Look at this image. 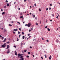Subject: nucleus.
Masks as SVG:
<instances>
[{"label": "nucleus", "mask_w": 60, "mask_h": 60, "mask_svg": "<svg viewBox=\"0 0 60 60\" xmlns=\"http://www.w3.org/2000/svg\"><path fill=\"white\" fill-rule=\"evenodd\" d=\"M5 46H6V43H5L4 45H2L1 47H2V48H5Z\"/></svg>", "instance_id": "f257e3e1"}, {"label": "nucleus", "mask_w": 60, "mask_h": 60, "mask_svg": "<svg viewBox=\"0 0 60 60\" xmlns=\"http://www.w3.org/2000/svg\"><path fill=\"white\" fill-rule=\"evenodd\" d=\"M24 56H20V58L21 59V60H24V58L23 57Z\"/></svg>", "instance_id": "f03ea898"}, {"label": "nucleus", "mask_w": 60, "mask_h": 60, "mask_svg": "<svg viewBox=\"0 0 60 60\" xmlns=\"http://www.w3.org/2000/svg\"><path fill=\"white\" fill-rule=\"evenodd\" d=\"M27 26L28 27H30L31 26V23H28Z\"/></svg>", "instance_id": "7ed1b4c3"}, {"label": "nucleus", "mask_w": 60, "mask_h": 60, "mask_svg": "<svg viewBox=\"0 0 60 60\" xmlns=\"http://www.w3.org/2000/svg\"><path fill=\"white\" fill-rule=\"evenodd\" d=\"M10 53V50L9 49H8V51L7 52V54H9Z\"/></svg>", "instance_id": "20e7f679"}, {"label": "nucleus", "mask_w": 60, "mask_h": 60, "mask_svg": "<svg viewBox=\"0 0 60 60\" xmlns=\"http://www.w3.org/2000/svg\"><path fill=\"white\" fill-rule=\"evenodd\" d=\"M15 55H16V56H17V52L15 51Z\"/></svg>", "instance_id": "39448f33"}, {"label": "nucleus", "mask_w": 60, "mask_h": 60, "mask_svg": "<svg viewBox=\"0 0 60 60\" xmlns=\"http://www.w3.org/2000/svg\"><path fill=\"white\" fill-rule=\"evenodd\" d=\"M5 41H6V38H5L4 39V41H3L2 42H5Z\"/></svg>", "instance_id": "423d86ee"}, {"label": "nucleus", "mask_w": 60, "mask_h": 60, "mask_svg": "<svg viewBox=\"0 0 60 60\" xmlns=\"http://www.w3.org/2000/svg\"><path fill=\"white\" fill-rule=\"evenodd\" d=\"M4 32H7V30H6L5 29H4Z\"/></svg>", "instance_id": "0eeeda50"}, {"label": "nucleus", "mask_w": 60, "mask_h": 60, "mask_svg": "<svg viewBox=\"0 0 60 60\" xmlns=\"http://www.w3.org/2000/svg\"><path fill=\"white\" fill-rule=\"evenodd\" d=\"M56 42H59V41H58V39H57L56 41Z\"/></svg>", "instance_id": "6e6552de"}, {"label": "nucleus", "mask_w": 60, "mask_h": 60, "mask_svg": "<svg viewBox=\"0 0 60 60\" xmlns=\"http://www.w3.org/2000/svg\"><path fill=\"white\" fill-rule=\"evenodd\" d=\"M47 30H48V31H50V29H49V28H47Z\"/></svg>", "instance_id": "1a4fd4ad"}, {"label": "nucleus", "mask_w": 60, "mask_h": 60, "mask_svg": "<svg viewBox=\"0 0 60 60\" xmlns=\"http://www.w3.org/2000/svg\"><path fill=\"white\" fill-rule=\"evenodd\" d=\"M17 30H18V29H14V31H17Z\"/></svg>", "instance_id": "9d476101"}, {"label": "nucleus", "mask_w": 60, "mask_h": 60, "mask_svg": "<svg viewBox=\"0 0 60 60\" xmlns=\"http://www.w3.org/2000/svg\"><path fill=\"white\" fill-rule=\"evenodd\" d=\"M17 56H21V54L19 53L18 55Z\"/></svg>", "instance_id": "9b49d317"}, {"label": "nucleus", "mask_w": 60, "mask_h": 60, "mask_svg": "<svg viewBox=\"0 0 60 60\" xmlns=\"http://www.w3.org/2000/svg\"><path fill=\"white\" fill-rule=\"evenodd\" d=\"M25 38V36H22V39H24Z\"/></svg>", "instance_id": "f8f14e48"}, {"label": "nucleus", "mask_w": 60, "mask_h": 60, "mask_svg": "<svg viewBox=\"0 0 60 60\" xmlns=\"http://www.w3.org/2000/svg\"><path fill=\"white\" fill-rule=\"evenodd\" d=\"M9 26H12V25L9 24Z\"/></svg>", "instance_id": "ddd939ff"}, {"label": "nucleus", "mask_w": 60, "mask_h": 60, "mask_svg": "<svg viewBox=\"0 0 60 60\" xmlns=\"http://www.w3.org/2000/svg\"><path fill=\"white\" fill-rule=\"evenodd\" d=\"M5 14V12H2V15H4V14Z\"/></svg>", "instance_id": "4468645a"}, {"label": "nucleus", "mask_w": 60, "mask_h": 60, "mask_svg": "<svg viewBox=\"0 0 60 60\" xmlns=\"http://www.w3.org/2000/svg\"><path fill=\"white\" fill-rule=\"evenodd\" d=\"M51 56H50L49 57V59H51Z\"/></svg>", "instance_id": "2eb2a0df"}, {"label": "nucleus", "mask_w": 60, "mask_h": 60, "mask_svg": "<svg viewBox=\"0 0 60 60\" xmlns=\"http://www.w3.org/2000/svg\"><path fill=\"white\" fill-rule=\"evenodd\" d=\"M7 6H9V4H8L7 3Z\"/></svg>", "instance_id": "dca6fc26"}, {"label": "nucleus", "mask_w": 60, "mask_h": 60, "mask_svg": "<svg viewBox=\"0 0 60 60\" xmlns=\"http://www.w3.org/2000/svg\"><path fill=\"white\" fill-rule=\"evenodd\" d=\"M4 39V37H2V38L1 39V40H3V39Z\"/></svg>", "instance_id": "f3484780"}, {"label": "nucleus", "mask_w": 60, "mask_h": 60, "mask_svg": "<svg viewBox=\"0 0 60 60\" xmlns=\"http://www.w3.org/2000/svg\"><path fill=\"white\" fill-rule=\"evenodd\" d=\"M6 6H4V8H6Z\"/></svg>", "instance_id": "a211bd4d"}, {"label": "nucleus", "mask_w": 60, "mask_h": 60, "mask_svg": "<svg viewBox=\"0 0 60 60\" xmlns=\"http://www.w3.org/2000/svg\"><path fill=\"white\" fill-rule=\"evenodd\" d=\"M39 11H41V10L40 8L39 9Z\"/></svg>", "instance_id": "6ab92c4d"}, {"label": "nucleus", "mask_w": 60, "mask_h": 60, "mask_svg": "<svg viewBox=\"0 0 60 60\" xmlns=\"http://www.w3.org/2000/svg\"><path fill=\"white\" fill-rule=\"evenodd\" d=\"M22 35H23L24 34V33L23 32H22Z\"/></svg>", "instance_id": "aec40b11"}, {"label": "nucleus", "mask_w": 60, "mask_h": 60, "mask_svg": "<svg viewBox=\"0 0 60 60\" xmlns=\"http://www.w3.org/2000/svg\"><path fill=\"white\" fill-rule=\"evenodd\" d=\"M19 29L20 30V31H21V29L19 28Z\"/></svg>", "instance_id": "412c9836"}, {"label": "nucleus", "mask_w": 60, "mask_h": 60, "mask_svg": "<svg viewBox=\"0 0 60 60\" xmlns=\"http://www.w3.org/2000/svg\"><path fill=\"white\" fill-rule=\"evenodd\" d=\"M18 34H20V32H19V31H18Z\"/></svg>", "instance_id": "4be33fe9"}, {"label": "nucleus", "mask_w": 60, "mask_h": 60, "mask_svg": "<svg viewBox=\"0 0 60 60\" xmlns=\"http://www.w3.org/2000/svg\"><path fill=\"white\" fill-rule=\"evenodd\" d=\"M26 57H27V58H29V56H28V55L26 56Z\"/></svg>", "instance_id": "5701e85b"}, {"label": "nucleus", "mask_w": 60, "mask_h": 60, "mask_svg": "<svg viewBox=\"0 0 60 60\" xmlns=\"http://www.w3.org/2000/svg\"><path fill=\"white\" fill-rule=\"evenodd\" d=\"M36 25L37 26L38 25V23H37L36 22Z\"/></svg>", "instance_id": "b1692460"}, {"label": "nucleus", "mask_w": 60, "mask_h": 60, "mask_svg": "<svg viewBox=\"0 0 60 60\" xmlns=\"http://www.w3.org/2000/svg\"><path fill=\"white\" fill-rule=\"evenodd\" d=\"M19 24V25H20V23L19 22H17Z\"/></svg>", "instance_id": "393cba45"}, {"label": "nucleus", "mask_w": 60, "mask_h": 60, "mask_svg": "<svg viewBox=\"0 0 60 60\" xmlns=\"http://www.w3.org/2000/svg\"><path fill=\"white\" fill-rule=\"evenodd\" d=\"M28 54L29 55H30V52H28Z\"/></svg>", "instance_id": "a878e982"}, {"label": "nucleus", "mask_w": 60, "mask_h": 60, "mask_svg": "<svg viewBox=\"0 0 60 60\" xmlns=\"http://www.w3.org/2000/svg\"><path fill=\"white\" fill-rule=\"evenodd\" d=\"M41 38H42V40H44V38H42V37H41Z\"/></svg>", "instance_id": "bb28decb"}, {"label": "nucleus", "mask_w": 60, "mask_h": 60, "mask_svg": "<svg viewBox=\"0 0 60 60\" xmlns=\"http://www.w3.org/2000/svg\"><path fill=\"white\" fill-rule=\"evenodd\" d=\"M25 52H26V50H24Z\"/></svg>", "instance_id": "cd10ccee"}, {"label": "nucleus", "mask_w": 60, "mask_h": 60, "mask_svg": "<svg viewBox=\"0 0 60 60\" xmlns=\"http://www.w3.org/2000/svg\"><path fill=\"white\" fill-rule=\"evenodd\" d=\"M48 8H46V11H48Z\"/></svg>", "instance_id": "c85d7f7f"}, {"label": "nucleus", "mask_w": 60, "mask_h": 60, "mask_svg": "<svg viewBox=\"0 0 60 60\" xmlns=\"http://www.w3.org/2000/svg\"><path fill=\"white\" fill-rule=\"evenodd\" d=\"M20 18H21V19H22L23 18V16H21L20 17Z\"/></svg>", "instance_id": "c756f323"}, {"label": "nucleus", "mask_w": 60, "mask_h": 60, "mask_svg": "<svg viewBox=\"0 0 60 60\" xmlns=\"http://www.w3.org/2000/svg\"><path fill=\"white\" fill-rule=\"evenodd\" d=\"M48 27V26H46L45 27V28H46Z\"/></svg>", "instance_id": "7c9ffc66"}, {"label": "nucleus", "mask_w": 60, "mask_h": 60, "mask_svg": "<svg viewBox=\"0 0 60 60\" xmlns=\"http://www.w3.org/2000/svg\"><path fill=\"white\" fill-rule=\"evenodd\" d=\"M6 3H8V1H7V0H6Z\"/></svg>", "instance_id": "2f4dec72"}, {"label": "nucleus", "mask_w": 60, "mask_h": 60, "mask_svg": "<svg viewBox=\"0 0 60 60\" xmlns=\"http://www.w3.org/2000/svg\"><path fill=\"white\" fill-rule=\"evenodd\" d=\"M46 41H47V42H49V40H46Z\"/></svg>", "instance_id": "473e14b6"}, {"label": "nucleus", "mask_w": 60, "mask_h": 60, "mask_svg": "<svg viewBox=\"0 0 60 60\" xmlns=\"http://www.w3.org/2000/svg\"><path fill=\"white\" fill-rule=\"evenodd\" d=\"M56 18L57 19H58V16H57L56 17Z\"/></svg>", "instance_id": "72a5a7b5"}, {"label": "nucleus", "mask_w": 60, "mask_h": 60, "mask_svg": "<svg viewBox=\"0 0 60 60\" xmlns=\"http://www.w3.org/2000/svg\"><path fill=\"white\" fill-rule=\"evenodd\" d=\"M49 10H51V8H49Z\"/></svg>", "instance_id": "f704fd0d"}, {"label": "nucleus", "mask_w": 60, "mask_h": 60, "mask_svg": "<svg viewBox=\"0 0 60 60\" xmlns=\"http://www.w3.org/2000/svg\"><path fill=\"white\" fill-rule=\"evenodd\" d=\"M33 18H35V15H33Z\"/></svg>", "instance_id": "c9c22d12"}, {"label": "nucleus", "mask_w": 60, "mask_h": 60, "mask_svg": "<svg viewBox=\"0 0 60 60\" xmlns=\"http://www.w3.org/2000/svg\"><path fill=\"white\" fill-rule=\"evenodd\" d=\"M6 49H9V47H7V48H6Z\"/></svg>", "instance_id": "e433bc0d"}, {"label": "nucleus", "mask_w": 60, "mask_h": 60, "mask_svg": "<svg viewBox=\"0 0 60 60\" xmlns=\"http://www.w3.org/2000/svg\"><path fill=\"white\" fill-rule=\"evenodd\" d=\"M32 47L31 46L30 47V49H32Z\"/></svg>", "instance_id": "4c0bfd02"}, {"label": "nucleus", "mask_w": 60, "mask_h": 60, "mask_svg": "<svg viewBox=\"0 0 60 60\" xmlns=\"http://www.w3.org/2000/svg\"><path fill=\"white\" fill-rule=\"evenodd\" d=\"M50 6H52V4H50Z\"/></svg>", "instance_id": "58836bf2"}, {"label": "nucleus", "mask_w": 60, "mask_h": 60, "mask_svg": "<svg viewBox=\"0 0 60 60\" xmlns=\"http://www.w3.org/2000/svg\"><path fill=\"white\" fill-rule=\"evenodd\" d=\"M11 23H13V21H12L11 22Z\"/></svg>", "instance_id": "ea45409f"}, {"label": "nucleus", "mask_w": 60, "mask_h": 60, "mask_svg": "<svg viewBox=\"0 0 60 60\" xmlns=\"http://www.w3.org/2000/svg\"><path fill=\"white\" fill-rule=\"evenodd\" d=\"M23 54H21V56H23Z\"/></svg>", "instance_id": "a19ab883"}, {"label": "nucleus", "mask_w": 60, "mask_h": 60, "mask_svg": "<svg viewBox=\"0 0 60 60\" xmlns=\"http://www.w3.org/2000/svg\"><path fill=\"white\" fill-rule=\"evenodd\" d=\"M7 43H10V42H9V41L8 42H7Z\"/></svg>", "instance_id": "79ce46f5"}, {"label": "nucleus", "mask_w": 60, "mask_h": 60, "mask_svg": "<svg viewBox=\"0 0 60 60\" xmlns=\"http://www.w3.org/2000/svg\"><path fill=\"white\" fill-rule=\"evenodd\" d=\"M16 46L15 45H14V47L15 48H16Z\"/></svg>", "instance_id": "37998d69"}, {"label": "nucleus", "mask_w": 60, "mask_h": 60, "mask_svg": "<svg viewBox=\"0 0 60 60\" xmlns=\"http://www.w3.org/2000/svg\"><path fill=\"white\" fill-rule=\"evenodd\" d=\"M41 58L42 59H43V57H41Z\"/></svg>", "instance_id": "c03bdc74"}, {"label": "nucleus", "mask_w": 60, "mask_h": 60, "mask_svg": "<svg viewBox=\"0 0 60 60\" xmlns=\"http://www.w3.org/2000/svg\"><path fill=\"white\" fill-rule=\"evenodd\" d=\"M36 4H34V6H36Z\"/></svg>", "instance_id": "a18cd8bd"}, {"label": "nucleus", "mask_w": 60, "mask_h": 60, "mask_svg": "<svg viewBox=\"0 0 60 60\" xmlns=\"http://www.w3.org/2000/svg\"><path fill=\"white\" fill-rule=\"evenodd\" d=\"M7 47H9V45H7Z\"/></svg>", "instance_id": "49530a36"}, {"label": "nucleus", "mask_w": 60, "mask_h": 60, "mask_svg": "<svg viewBox=\"0 0 60 60\" xmlns=\"http://www.w3.org/2000/svg\"><path fill=\"white\" fill-rule=\"evenodd\" d=\"M22 13H20V15H22Z\"/></svg>", "instance_id": "de8ad7c7"}, {"label": "nucleus", "mask_w": 60, "mask_h": 60, "mask_svg": "<svg viewBox=\"0 0 60 60\" xmlns=\"http://www.w3.org/2000/svg\"><path fill=\"white\" fill-rule=\"evenodd\" d=\"M29 32H31V30H29Z\"/></svg>", "instance_id": "09e8293b"}, {"label": "nucleus", "mask_w": 60, "mask_h": 60, "mask_svg": "<svg viewBox=\"0 0 60 60\" xmlns=\"http://www.w3.org/2000/svg\"><path fill=\"white\" fill-rule=\"evenodd\" d=\"M24 2H26V0H24Z\"/></svg>", "instance_id": "8fccbe9b"}, {"label": "nucleus", "mask_w": 60, "mask_h": 60, "mask_svg": "<svg viewBox=\"0 0 60 60\" xmlns=\"http://www.w3.org/2000/svg\"><path fill=\"white\" fill-rule=\"evenodd\" d=\"M30 15H32V13H30Z\"/></svg>", "instance_id": "3c124183"}, {"label": "nucleus", "mask_w": 60, "mask_h": 60, "mask_svg": "<svg viewBox=\"0 0 60 60\" xmlns=\"http://www.w3.org/2000/svg\"><path fill=\"white\" fill-rule=\"evenodd\" d=\"M2 37V36L1 35H0V37L1 38V37Z\"/></svg>", "instance_id": "603ef678"}, {"label": "nucleus", "mask_w": 60, "mask_h": 60, "mask_svg": "<svg viewBox=\"0 0 60 60\" xmlns=\"http://www.w3.org/2000/svg\"><path fill=\"white\" fill-rule=\"evenodd\" d=\"M18 56V57L19 58V57H20V56Z\"/></svg>", "instance_id": "864d4df0"}, {"label": "nucleus", "mask_w": 60, "mask_h": 60, "mask_svg": "<svg viewBox=\"0 0 60 60\" xmlns=\"http://www.w3.org/2000/svg\"><path fill=\"white\" fill-rule=\"evenodd\" d=\"M19 39H17V41H19Z\"/></svg>", "instance_id": "5fc2aeb1"}, {"label": "nucleus", "mask_w": 60, "mask_h": 60, "mask_svg": "<svg viewBox=\"0 0 60 60\" xmlns=\"http://www.w3.org/2000/svg\"><path fill=\"white\" fill-rule=\"evenodd\" d=\"M13 34H15V32H13Z\"/></svg>", "instance_id": "6e6d98bb"}, {"label": "nucleus", "mask_w": 60, "mask_h": 60, "mask_svg": "<svg viewBox=\"0 0 60 60\" xmlns=\"http://www.w3.org/2000/svg\"><path fill=\"white\" fill-rule=\"evenodd\" d=\"M52 16H53V17H54V15L53 14H52Z\"/></svg>", "instance_id": "4d7b16f0"}, {"label": "nucleus", "mask_w": 60, "mask_h": 60, "mask_svg": "<svg viewBox=\"0 0 60 60\" xmlns=\"http://www.w3.org/2000/svg\"><path fill=\"white\" fill-rule=\"evenodd\" d=\"M24 23H25V22H23V24H24Z\"/></svg>", "instance_id": "13d9d810"}, {"label": "nucleus", "mask_w": 60, "mask_h": 60, "mask_svg": "<svg viewBox=\"0 0 60 60\" xmlns=\"http://www.w3.org/2000/svg\"><path fill=\"white\" fill-rule=\"evenodd\" d=\"M33 57H34V55H33Z\"/></svg>", "instance_id": "bf43d9fd"}, {"label": "nucleus", "mask_w": 60, "mask_h": 60, "mask_svg": "<svg viewBox=\"0 0 60 60\" xmlns=\"http://www.w3.org/2000/svg\"><path fill=\"white\" fill-rule=\"evenodd\" d=\"M27 24H26V25H25V26H27Z\"/></svg>", "instance_id": "052dcab7"}, {"label": "nucleus", "mask_w": 60, "mask_h": 60, "mask_svg": "<svg viewBox=\"0 0 60 60\" xmlns=\"http://www.w3.org/2000/svg\"><path fill=\"white\" fill-rule=\"evenodd\" d=\"M45 57L46 58H47V56H45Z\"/></svg>", "instance_id": "680f3d73"}, {"label": "nucleus", "mask_w": 60, "mask_h": 60, "mask_svg": "<svg viewBox=\"0 0 60 60\" xmlns=\"http://www.w3.org/2000/svg\"><path fill=\"white\" fill-rule=\"evenodd\" d=\"M29 35H30V34H28V36H29Z\"/></svg>", "instance_id": "e2e57ef3"}, {"label": "nucleus", "mask_w": 60, "mask_h": 60, "mask_svg": "<svg viewBox=\"0 0 60 60\" xmlns=\"http://www.w3.org/2000/svg\"><path fill=\"white\" fill-rule=\"evenodd\" d=\"M20 8H19V10H20Z\"/></svg>", "instance_id": "0e129e2a"}, {"label": "nucleus", "mask_w": 60, "mask_h": 60, "mask_svg": "<svg viewBox=\"0 0 60 60\" xmlns=\"http://www.w3.org/2000/svg\"><path fill=\"white\" fill-rule=\"evenodd\" d=\"M50 21H51V22L52 21V20H50Z\"/></svg>", "instance_id": "69168bd1"}, {"label": "nucleus", "mask_w": 60, "mask_h": 60, "mask_svg": "<svg viewBox=\"0 0 60 60\" xmlns=\"http://www.w3.org/2000/svg\"><path fill=\"white\" fill-rule=\"evenodd\" d=\"M1 11H3V9H1Z\"/></svg>", "instance_id": "338daca9"}, {"label": "nucleus", "mask_w": 60, "mask_h": 60, "mask_svg": "<svg viewBox=\"0 0 60 60\" xmlns=\"http://www.w3.org/2000/svg\"><path fill=\"white\" fill-rule=\"evenodd\" d=\"M47 22H48V21H46V22L47 23Z\"/></svg>", "instance_id": "774afa93"}]
</instances>
